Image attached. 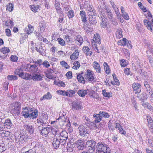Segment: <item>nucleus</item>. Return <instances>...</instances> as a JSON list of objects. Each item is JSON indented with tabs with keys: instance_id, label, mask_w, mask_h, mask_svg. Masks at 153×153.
<instances>
[{
	"instance_id": "1",
	"label": "nucleus",
	"mask_w": 153,
	"mask_h": 153,
	"mask_svg": "<svg viewBox=\"0 0 153 153\" xmlns=\"http://www.w3.org/2000/svg\"><path fill=\"white\" fill-rule=\"evenodd\" d=\"M110 148L106 144L98 143L96 146V153H109Z\"/></svg>"
},
{
	"instance_id": "2",
	"label": "nucleus",
	"mask_w": 153,
	"mask_h": 153,
	"mask_svg": "<svg viewBox=\"0 0 153 153\" xmlns=\"http://www.w3.org/2000/svg\"><path fill=\"white\" fill-rule=\"evenodd\" d=\"M20 105L21 104L19 102H16L13 103L11 107V113L16 115H19L20 111Z\"/></svg>"
},
{
	"instance_id": "3",
	"label": "nucleus",
	"mask_w": 153,
	"mask_h": 153,
	"mask_svg": "<svg viewBox=\"0 0 153 153\" xmlns=\"http://www.w3.org/2000/svg\"><path fill=\"white\" fill-rule=\"evenodd\" d=\"M85 76L86 79L91 82L93 81L95 79V75L93 71L89 69L87 70Z\"/></svg>"
},
{
	"instance_id": "4",
	"label": "nucleus",
	"mask_w": 153,
	"mask_h": 153,
	"mask_svg": "<svg viewBox=\"0 0 153 153\" xmlns=\"http://www.w3.org/2000/svg\"><path fill=\"white\" fill-rule=\"evenodd\" d=\"M33 107H26L25 108H23L22 111V114L25 118H29L30 113L32 111Z\"/></svg>"
},
{
	"instance_id": "5",
	"label": "nucleus",
	"mask_w": 153,
	"mask_h": 153,
	"mask_svg": "<svg viewBox=\"0 0 153 153\" xmlns=\"http://www.w3.org/2000/svg\"><path fill=\"white\" fill-rule=\"evenodd\" d=\"M88 20H82L84 25L83 28L87 33H90L92 31L91 25H90L86 23L88 22Z\"/></svg>"
},
{
	"instance_id": "6",
	"label": "nucleus",
	"mask_w": 153,
	"mask_h": 153,
	"mask_svg": "<svg viewBox=\"0 0 153 153\" xmlns=\"http://www.w3.org/2000/svg\"><path fill=\"white\" fill-rule=\"evenodd\" d=\"M80 135L84 136L85 134H88L89 132L88 128L87 127L82 125L79 126L78 128Z\"/></svg>"
},
{
	"instance_id": "7",
	"label": "nucleus",
	"mask_w": 153,
	"mask_h": 153,
	"mask_svg": "<svg viewBox=\"0 0 153 153\" xmlns=\"http://www.w3.org/2000/svg\"><path fill=\"white\" fill-rule=\"evenodd\" d=\"M60 137L59 135H55L54 137L52 144L55 149L58 148L60 146Z\"/></svg>"
},
{
	"instance_id": "8",
	"label": "nucleus",
	"mask_w": 153,
	"mask_h": 153,
	"mask_svg": "<svg viewBox=\"0 0 153 153\" xmlns=\"http://www.w3.org/2000/svg\"><path fill=\"white\" fill-rule=\"evenodd\" d=\"M16 143L19 145H21L26 141L27 137L25 135H20L19 138L16 136L15 137Z\"/></svg>"
},
{
	"instance_id": "9",
	"label": "nucleus",
	"mask_w": 153,
	"mask_h": 153,
	"mask_svg": "<svg viewBox=\"0 0 153 153\" xmlns=\"http://www.w3.org/2000/svg\"><path fill=\"white\" fill-rule=\"evenodd\" d=\"M143 22L148 29L152 32L153 30V20H144Z\"/></svg>"
},
{
	"instance_id": "10",
	"label": "nucleus",
	"mask_w": 153,
	"mask_h": 153,
	"mask_svg": "<svg viewBox=\"0 0 153 153\" xmlns=\"http://www.w3.org/2000/svg\"><path fill=\"white\" fill-rule=\"evenodd\" d=\"M3 118V123L4 128L6 127L7 128L10 129L13 126V124L11 121L10 119H7L5 120Z\"/></svg>"
},
{
	"instance_id": "11",
	"label": "nucleus",
	"mask_w": 153,
	"mask_h": 153,
	"mask_svg": "<svg viewBox=\"0 0 153 153\" xmlns=\"http://www.w3.org/2000/svg\"><path fill=\"white\" fill-rule=\"evenodd\" d=\"M47 118L46 117H39L37 119L36 124L38 126L46 124L48 123Z\"/></svg>"
},
{
	"instance_id": "12",
	"label": "nucleus",
	"mask_w": 153,
	"mask_h": 153,
	"mask_svg": "<svg viewBox=\"0 0 153 153\" xmlns=\"http://www.w3.org/2000/svg\"><path fill=\"white\" fill-rule=\"evenodd\" d=\"M72 109L74 110H79L82 108L81 103L77 101H73L71 103Z\"/></svg>"
},
{
	"instance_id": "13",
	"label": "nucleus",
	"mask_w": 153,
	"mask_h": 153,
	"mask_svg": "<svg viewBox=\"0 0 153 153\" xmlns=\"http://www.w3.org/2000/svg\"><path fill=\"white\" fill-rule=\"evenodd\" d=\"M134 92L135 94L139 93L141 91V85L138 83H134L132 85Z\"/></svg>"
},
{
	"instance_id": "14",
	"label": "nucleus",
	"mask_w": 153,
	"mask_h": 153,
	"mask_svg": "<svg viewBox=\"0 0 153 153\" xmlns=\"http://www.w3.org/2000/svg\"><path fill=\"white\" fill-rule=\"evenodd\" d=\"M37 65L36 64L30 65H28V70L30 71L33 73L39 72V70L37 67Z\"/></svg>"
},
{
	"instance_id": "15",
	"label": "nucleus",
	"mask_w": 153,
	"mask_h": 153,
	"mask_svg": "<svg viewBox=\"0 0 153 153\" xmlns=\"http://www.w3.org/2000/svg\"><path fill=\"white\" fill-rule=\"evenodd\" d=\"M23 127L25 130L27 131L30 134H31L33 133L34 131V127L32 125L29 124H27L24 125Z\"/></svg>"
},
{
	"instance_id": "16",
	"label": "nucleus",
	"mask_w": 153,
	"mask_h": 153,
	"mask_svg": "<svg viewBox=\"0 0 153 153\" xmlns=\"http://www.w3.org/2000/svg\"><path fill=\"white\" fill-rule=\"evenodd\" d=\"M51 128L46 127L42 128V130H39V132L42 135L46 136L48 134L49 132H51Z\"/></svg>"
},
{
	"instance_id": "17",
	"label": "nucleus",
	"mask_w": 153,
	"mask_h": 153,
	"mask_svg": "<svg viewBox=\"0 0 153 153\" xmlns=\"http://www.w3.org/2000/svg\"><path fill=\"white\" fill-rule=\"evenodd\" d=\"M38 111L37 109H34L33 108L32 111L31 112L30 115H29V118L30 119H34L36 118L38 116Z\"/></svg>"
},
{
	"instance_id": "18",
	"label": "nucleus",
	"mask_w": 153,
	"mask_h": 153,
	"mask_svg": "<svg viewBox=\"0 0 153 153\" xmlns=\"http://www.w3.org/2000/svg\"><path fill=\"white\" fill-rule=\"evenodd\" d=\"M92 65L97 73H101V68L100 65L98 62H97L94 61L93 62Z\"/></svg>"
},
{
	"instance_id": "19",
	"label": "nucleus",
	"mask_w": 153,
	"mask_h": 153,
	"mask_svg": "<svg viewBox=\"0 0 153 153\" xmlns=\"http://www.w3.org/2000/svg\"><path fill=\"white\" fill-rule=\"evenodd\" d=\"M146 118L148 121V126L150 130L153 131V121L151 116L148 115L147 116Z\"/></svg>"
},
{
	"instance_id": "20",
	"label": "nucleus",
	"mask_w": 153,
	"mask_h": 153,
	"mask_svg": "<svg viewBox=\"0 0 153 153\" xmlns=\"http://www.w3.org/2000/svg\"><path fill=\"white\" fill-rule=\"evenodd\" d=\"M35 48L37 51L40 53L41 55L43 56H45V47L43 48L42 45H40L39 48L35 47Z\"/></svg>"
},
{
	"instance_id": "21",
	"label": "nucleus",
	"mask_w": 153,
	"mask_h": 153,
	"mask_svg": "<svg viewBox=\"0 0 153 153\" xmlns=\"http://www.w3.org/2000/svg\"><path fill=\"white\" fill-rule=\"evenodd\" d=\"M144 85L146 88L147 95H149L150 94L153 92L150 86L148 84V82L146 81L144 83Z\"/></svg>"
},
{
	"instance_id": "22",
	"label": "nucleus",
	"mask_w": 153,
	"mask_h": 153,
	"mask_svg": "<svg viewBox=\"0 0 153 153\" xmlns=\"http://www.w3.org/2000/svg\"><path fill=\"white\" fill-rule=\"evenodd\" d=\"M144 85L146 88L147 95H149L150 94L153 92L150 86L148 84V82L146 81L144 83Z\"/></svg>"
},
{
	"instance_id": "23",
	"label": "nucleus",
	"mask_w": 153,
	"mask_h": 153,
	"mask_svg": "<svg viewBox=\"0 0 153 153\" xmlns=\"http://www.w3.org/2000/svg\"><path fill=\"white\" fill-rule=\"evenodd\" d=\"M137 97L139 100H142L143 101L146 100L148 98L147 94L144 93H138L137 95Z\"/></svg>"
},
{
	"instance_id": "24",
	"label": "nucleus",
	"mask_w": 153,
	"mask_h": 153,
	"mask_svg": "<svg viewBox=\"0 0 153 153\" xmlns=\"http://www.w3.org/2000/svg\"><path fill=\"white\" fill-rule=\"evenodd\" d=\"M83 52L86 54L87 56H91L92 54L91 50L89 48L88 46H85L82 49Z\"/></svg>"
},
{
	"instance_id": "25",
	"label": "nucleus",
	"mask_w": 153,
	"mask_h": 153,
	"mask_svg": "<svg viewBox=\"0 0 153 153\" xmlns=\"http://www.w3.org/2000/svg\"><path fill=\"white\" fill-rule=\"evenodd\" d=\"M14 73L19 76L21 78L23 76L24 73L23 71V70L22 68L21 67L19 68L16 69L14 71Z\"/></svg>"
},
{
	"instance_id": "26",
	"label": "nucleus",
	"mask_w": 153,
	"mask_h": 153,
	"mask_svg": "<svg viewBox=\"0 0 153 153\" xmlns=\"http://www.w3.org/2000/svg\"><path fill=\"white\" fill-rule=\"evenodd\" d=\"M60 3L57 0H56L55 1V7L58 13H61L62 11L61 8L60 7Z\"/></svg>"
},
{
	"instance_id": "27",
	"label": "nucleus",
	"mask_w": 153,
	"mask_h": 153,
	"mask_svg": "<svg viewBox=\"0 0 153 153\" xmlns=\"http://www.w3.org/2000/svg\"><path fill=\"white\" fill-rule=\"evenodd\" d=\"M33 27L30 25H29L28 28H25V30L27 34H30L33 32Z\"/></svg>"
},
{
	"instance_id": "28",
	"label": "nucleus",
	"mask_w": 153,
	"mask_h": 153,
	"mask_svg": "<svg viewBox=\"0 0 153 153\" xmlns=\"http://www.w3.org/2000/svg\"><path fill=\"white\" fill-rule=\"evenodd\" d=\"M88 91V90H79L77 92V94L79 96L81 97H84L87 94Z\"/></svg>"
},
{
	"instance_id": "29",
	"label": "nucleus",
	"mask_w": 153,
	"mask_h": 153,
	"mask_svg": "<svg viewBox=\"0 0 153 153\" xmlns=\"http://www.w3.org/2000/svg\"><path fill=\"white\" fill-rule=\"evenodd\" d=\"M96 143V142L94 140H88L86 142V145L90 148L95 147Z\"/></svg>"
},
{
	"instance_id": "30",
	"label": "nucleus",
	"mask_w": 153,
	"mask_h": 153,
	"mask_svg": "<svg viewBox=\"0 0 153 153\" xmlns=\"http://www.w3.org/2000/svg\"><path fill=\"white\" fill-rule=\"evenodd\" d=\"M79 52L77 50L75 51V52L71 56L70 58L72 60H74L78 57Z\"/></svg>"
},
{
	"instance_id": "31",
	"label": "nucleus",
	"mask_w": 153,
	"mask_h": 153,
	"mask_svg": "<svg viewBox=\"0 0 153 153\" xmlns=\"http://www.w3.org/2000/svg\"><path fill=\"white\" fill-rule=\"evenodd\" d=\"M42 76L40 75L34 74L32 76V79L34 81H40L42 79Z\"/></svg>"
},
{
	"instance_id": "32",
	"label": "nucleus",
	"mask_w": 153,
	"mask_h": 153,
	"mask_svg": "<svg viewBox=\"0 0 153 153\" xmlns=\"http://www.w3.org/2000/svg\"><path fill=\"white\" fill-rule=\"evenodd\" d=\"M93 41L96 43L99 44H100V37L98 34L94 35Z\"/></svg>"
},
{
	"instance_id": "33",
	"label": "nucleus",
	"mask_w": 153,
	"mask_h": 153,
	"mask_svg": "<svg viewBox=\"0 0 153 153\" xmlns=\"http://www.w3.org/2000/svg\"><path fill=\"white\" fill-rule=\"evenodd\" d=\"M121 42V44H120L121 45H122L123 46H126L127 45L128 47H129L130 48H131V45L129 43V42H128V44L127 43V40L125 38H123V40H120Z\"/></svg>"
},
{
	"instance_id": "34",
	"label": "nucleus",
	"mask_w": 153,
	"mask_h": 153,
	"mask_svg": "<svg viewBox=\"0 0 153 153\" xmlns=\"http://www.w3.org/2000/svg\"><path fill=\"white\" fill-rule=\"evenodd\" d=\"M116 35L117 38L118 39H120L123 37V35L122 34V29L120 28L119 29L117 30L116 32Z\"/></svg>"
},
{
	"instance_id": "35",
	"label": "nucleus",
	"mask_w": 153,
	"mask_h": 153,
	"mask_svg": "<svg viewBox=\"0 0 153 153\" xmlns=\"http://www.w3.org/2000/svg\"><path fill=\"white\" fill-rule=\"evenodd\" d=\"M93 117L95 118L94 121L95 123H98L102 120V118L100 114V113L98 114H94Z\"/></svg>"
},
{
	"instance_id": "36",
	"label": "nucleus",
	"mask_w": 153,
	"mask_h": 153,
	"mask_svg": "<svg viewBox=\"0 0 153 153\" xmlns=\"http://www.w3.org/2000/svg\"><path fill=\"white\" fill-rule=\"evenodd\" d=\"M82 74H81L77 75V78L79 82L84 84L85 83V79Z\"/></svg>"
},
{
	"instance_id": "37",
	"label": "nucleus",
	"mask_w": 153,
	"mask_h": 153,
	"mask_svg": "<svg viewBox=\"0 0 153 153\" xmlns=\"http://www.w3.org/2000/svg\"><path fill=\"white\" fill-rule=\"evenodd\" d=\"M13 4L11 3H9L6 5V10L9 12H12L13 9Z\"/></svg>"
},
{
	"instance_id": "38",
	"label": "nucleus",
	"mask_w": 153,
	"mask_h": 153,
	"mask_svg": "<svg viewBox=\"0 0 153 153\" xmlns=\"http://www.w3.org/2000/svg\"><path fill=\"white\" fill-rule=\"evenodd\" d=\"M51 97L52 96L50 93L48 92L46 94H45L41 98L40 100H42L43 99L50 100Z\"/></svg>"
},
{
	"instance_id": "39",
	"label": "nucleus",
	"mask_w": 153,
	"mask_h": 153,
	"mask_svg": "<svg viewBox=\"0 0 153 153\" xmlns=\"http://www.w3.org/2000/svg\"><path fill=\"white\" fill-rule=\"evenodd\" d=\"M31 10L34 12H37L39 8V6L38 5H33L30 6Z\"/></svg>"
},
{
	"instance_id": "40",
	"label": "nucleus",
	"mask_w": 153,
	"mask_h": 153,
	"mask_svg": "<svg viewBox=\"0 0 153 153\" xmlns=\"http://www.w3.org/2000/svg\"><path fill=\"white\" fill-rule=\"evenodd\" d=\"M99 113L101 118L104 117L105 118H108L110 117L108 114L106 112L100 111Z\"/></svg>"
},
{
	"instance_id": "41",
	"label": "nucleus",
	"mask_w": 153,
	"mask_h": 153,
	"mask_svg": "<svg viewBox=\"0 0 153 153\" xmlns=\"http://www.w3.org/2000/svg\"><path fill=\"white\" fill-rule=\"evenodd\" d=\"M32 76L29 73L25 74H23L22 78L26 80H30L32 79Z\"/></svg>"
},
{
	"instance_id": "42",
	"label": "nucleus",
	"mask_w": 153,
	"mask_h": 153,
	"mask_svg": "<svg viewBox=\"0 0 153 153\" xmlns=\"http://www.w3.org/2000/svg\"><path fill=\"white\" fill-rule=\"evenodd\" d=\"M76 40L81 45L83 42V39L80 35H78L75 37L74 39Z\"/></svg>"
},
{
	"instance_id": "43",
	"label": "nucleus",
	"mask_w": 153,
	"mask_h": 153,
	"mask_svg": "<svg viewBox=\"0 0 153 153\" xmlns=\"http://www.w3.org/2000/svg\"><path fill=\"white\" fill-rule=\"evenodd\" d=\"M104 70L107 74H109L110 72V69L107 63L104 62L103 64Z\"/></svg>"
},
{
	"instance_id": "44",
	"label": "nucleus",
	"mask_w": 153,
	"mask_h": 153,
	"mask_svg": "<svg viewBox=\"0 0 153 153\" xmlns=\"http://www.w3.org/2000/svg\"><path fill=\"white\" fill-rule=\"evenodd\" d=\"M2 121L3 118H2V117L0 116V131H1V132L4 134L3 135L5 136V133L4 132V131H2V130L4 129V126H3ZM4 132H5L6 131H4Z\"/></svg>"
},
{
	"instance_id": "45",
	"label": "nucleus",
	"mask_w": 153,
	"mask_h": 153,
	"mask_svg": "<svg viewBox=\"0 0 153 153\" xmlns=\"http://www.w3.org/2000/svg\"><path fill=\"white\" fill-rule=\"evenodd\" d=\"M102 94L105 97H110L112 96V93L110 92H106L105 90L102 91Z\"/></svg>"
},
{
	"instance_id": "46",
	"label": "nucleus",
	"mask_w": 153,
	"mask_h": 153,
	"mask_svg": "<svg viewBox=\"0 0 153 153\" xmlns=\"http://www.w3.org/2000/svg\"><path fill=\"white\" fill-rule=\"evenodd\" d=\"M113 79L114 80L111 82V83L113 85H120V82H119L118 80L117 79L116 76H114Z\"/></svg>"
},
{
	"instance_id": "47",
	"label": "nucleus",
	"mask_w": 153,
	"mask_h": 153,
	"mask_svg": "<svg viewBox=\"0 0 153 153\" xmlns=\"http://www.w3.org/2000/svg\"><path fill=\"white\" fill-rule=\"evenodd\" d=\"M57 41L62 46H64L65 45V42L64 40L61 38L57 39Z\"/></svg>"
},
{
	"instance_id": "48",
	"label": "nucleus",
	"mask_w": 153,
	"mask_h": 153,
	"mask_svg": "<svg viewBox=\"0 0 153 153\" xmlns=\"http://www.w3.org/2000/svg\"><path fill=\"white\" fill-rule=\"evenodd\" d=\"M60 135L62 137L64 138V139L67 140L68 138V133L65 131H62L60 133Z\"/></svg>"
},
{
	"instance_id": "49",
	"label": "nucleus",
	"mask_w": 153,
	"mask_h": 153,
	"mask_svg": "<svg viewBox=\"0 0 153 153\" xmlns=\"http://www.w3.org/2000/svg\"><path fill=\"white\" fill-rule=\"evenodd\" d=\"M64 36V39L66 42L71 43L72 38L70 36L68 35H65Z\"/></svg>"
},
{
	"instance_id": "50",
	"label": "nucleus",
	"mask_w": 153,
	"mask_h": 153,
	"mask_svg": "<svg viewBox=\"0 0 153 153\" xmlns=\"http://www.w3.org/2000/svg\"><path fill=\"white\" fill-rule=\"evenodd\" d=\"M61 65L66 69L69 68L70 67L68 63L64 61H62L60 62Z\"/></svg>"
},
{
	"instance_id": "51",
	"label": "nucleus",
	"mask_w": 153,
	"mask_h": 153,
	"mask_svg": "<svg viewBox=\"0 0 153 153\" xmlns=\"http://www.w3.org/2000/svg\"><path fill=\"white\" fill-rule=\"evenodd\" d=\"M40 28V31L42 33L44 32L45 29V25L44 24H43L42 23L39 24V26Z\"/></svg>"
},
{
	"instance_id": "52",
	"label": "nucleus",
	"mask_w": 153,
	"mask_h": 153,
	"mask_svg": "<svg viewBox=\"0 0 153 153\" xmlns=\"http://www.w3.org/2000/svg\"><path fill=\"white\" fill-rule=\"evenodd\" d=\"M34 33L35 35V36L38 39L40 40H42V35H40V33H39L35 31L34 32Z\"/></svg>"
},
{
	"instance_id": "53",
	"label": "nucleus",
	"mask_w": 153,
	"mask_h": 153,
	"mask_svg": "<svg viewBox=\"0 0 153 153\" xmlns=\"http://www.w3.org/2000/svg\"><path fill=\"white\" fill-rule=\"evenodd\" d=\"M10 50L7 47H4L2 48L1 52L4 54H6L7 53L10 52Z\"/></svg>"
},
{
	"instance_id": "54",
	"label": "nucleus",
	"mask_w": 153,
	"mask_h": 153,
	"mask_svg": "<svg viewBox=\"0 0 153 153\" xmlns=\"http://www.w3.org/2000/svg\"><path fill=\"white\" fill-rule=\"evenodd\" d=\"M80 15L81 17V19H86V14L84 11H81L80 13Z\"/></svg>"
},
{
	"instance_id": "55",
	"label": "nucleus",
	"mask_w": 153,
	"mask_h": 153,
	"mask_svg": "<svg viewBox=\"0 0 153 153\" xmlns=\"http://www.w3.org/2000/svg\"><path fill=\"white\" fill-rule=\"evenodd\" d=\"M87 9L90 12H92L93 13H94L95 11L94 10L93 7L91 5H89L88 6L87 5Z\"/></svg>"
},
{
	"instance_id": "56",
	"label": "nucleus",
	"mask_w": 153,
	"mask_h": 153,
	"mask_svg": "<svg viewBox=\"0 0 153 153\" xmlns=\"http://www.w3.org/2000/svg\"><path fill=\"white\" fill-rule=\"evenodd\" d=\"M42 60L41 59H37L36 60L33 61V62L34 64H36L37 65H39L40 66L42 65Z\"/></svg>"
},
{
	"instance_id": "57",
	"label": "nucleus",
	"mask_w": 153,
	"mask_h": 153,
	"mask_svg": "<svg viewBox=\"0 0 153 153\" xmlns=\"http://www.w3.org/2000/svg\"><path fill=\"white\" fill-rule=\"evenodd\" d=\"M74 66H73V68L74 69L77 70L79 68L80 66V63L78 62H76L74 63Z\"/></svg>"
},
{
	"instance_id": "58",
	"label": "nucleus",
	"mask_w": 153,
	"mask_h": 153,
	"mask_svg": "<svg viewBox=\"0 0 153 153\" xmlns=\"http://www.w3.org/2000/svg\"><path fill=\"white\" fill-rule=\"evenodd\" d=\"M7 79L10 80H16L17 79V77L15 76L8 75L7 76Z\"/></svg>"
},
{
	"instance_id": "59",
	"label": "nucleus",
	"mask_w": 153,
	"mask_h": 153,
	"mask_svg": "<svg viewBox=\"0 0 153 153\" xmlns=\"http://www.w3.org/2000/svg\"><path fill=\"white\" fill-rule=\"evenodd\" d=\"M68 16L69 18H72L74 16L73 11L70 10L68 13Z\"/></svg>"
},
{
	"instance_id": "60",
	"label": "nucleus",
	"mask_w": 153,
	"mask_h": 153,
	"mask_svg": "<svg viewBox=\"0 0 153 153\" xmlns=\"http://www.w3.org/2000/svg\"><path fill=\"white\" fill-rule=\"evenodd\" d=\"M68 97H72L73 95L74 94H75V91L73 90H70L69 91H68Z\"/></svg>"
},
{
	"instance_id": "61",
	"label": "nucleus",
	"mask_w": 153,
	"mask_h": 153,
	"mask_svg": "<svg viewBox=\"0 0 153 153\" xmlns=\"http://www.w3.org/2000/svg\"><path fill=\"white\" fill-rule=\"evenodd\" d=\"M5 145L3 143H0V153H2L5 149Z\"/></svg>"
},
{
	"instance_id": "62",
	"label": "nucleus",
	"mask_w": 153,
	"mask_h": 153,
	"mask_svg": "<svg viewBox=\"0 0 153 153\" xmlns=\"http://www.w3.org/2000/svg\"><path fill=\"white\" fill-rule=\"evenodd\" d=\"M76 146H77L79 145H82L84 144V141L83 140H82L81 139H80L77 140L76 143Z\"/></svg>"
},
{
	"instance_id": "63",
	"label": "nucleus",
	"mask_w": 153,
	"mask_h": 153,
	"mask_svg": "<svg viewBox=\"0 0 153 153\" xmlns=\"http://www.w3.org/2000/svg\"><path fill=\"white\" fill-rule=\"evenodd\" d=\"M42 65L44 67L46 68H48L50 65L49 62L47 60H45L43 63H42Z\"/></svg>"
},
{
	"instance_id": "64",
	"label": "nucleus",
	"mask_w": 153,
	"mask_h": 153,
	"mask_svg": "<svg viewBox=\"0 0 153 153\" xmlns=\"http://www.w3.org/2000/svg\"><path fill=\"white\" fill-rule=\"evenodd\" d=\"M24 153H38V152L36 151L35 148H33Z\"/></svg>"
}]
</instances>
